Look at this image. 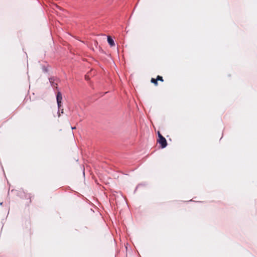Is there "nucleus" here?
<instances>
[{
  "instance_id": "obj_6",
  "label": "nucleus",
  "mask_w": 257,
  "mask_h": 257,
  "mask_svg": "<svg viewBox=\"0 0 257 257\" xmlns=\"http://www.w3.org/2000/svg\"><path fill=\"white\" fill-rule=\"evenodd\" d=\"M156 79L157 80V81L160 80L161 81H163V77L159 75L157 77V78Z\"/></svg>"
},
{
  "instance_id": "obj_5",
  "label": "nucleus",
  "mask_w": 257,
  "mask_h": 257,
  "mask_svg": "<svg viewBox=\"0 0 257 257\" xmlns=\"http://www.w3.org/2000/svg\"><path fill=\"white\" fill-rule=\"evenodd\" d=\"M151 82L155 84L156 85L158 84V81L156 79L152 78Z\"/></svg>"
},
{
  "instance_id": "obj_4",
  "label": "nucleus",
  "mask_w": 257,
  "mask_h": 257,
  "mask_svg": "<svg viewBox=\"0 0 257 257\" xmlns=\"http://www.w3.org/2000/svg\"><path fill=\"white\" fill-rule=\"evenodd\" d=\"M107 42H108V43L111 46H114V45H115L113 40L112 39V38L110 36L107 37Z\"/></svg>"
},
{
  "instance_id": "obj_7",
  "label": "nucleus",
  "mask_w": 257,
  "mask_h": 257,
  "mask_svg": "<svg viewBox=\"0 0 257 257\" xmlns=\"http://www.w3.org/2000/svg\"><path fill=\"white\" fill-rule=\"evenodd\" d=\"M71 128H72V130H74V129L76 128V127L75 126L71 127Z\"/></svg>"
},
{
  "instance_id": "obj_2",
  "label": "nucleus",
  "mask_w": 257,
  "mask_h": 257,
  "mask_svg": "<svg viewBox=\"0 0 257 257\" xmlns=\"http://www.w3.org/2000/svg\"><path fill=\"white\" fill-rule=\"evenodd\" d=\"M57 103L58 105V109L60 108L61 101L62 99V94L60 92H58L56 95Z\"/></svg>"
},
{
  "instance_id": "obj_3",
  "label": "nucleus",
  "mask_w": 257,
  "mask_h": 257,
  "mask_svg": "<svg viewBox=\"0 0 257 257\" xmlns=\"http://www.w3.org/2000/svg\"><path fill=\"white\" fill-rule=\"evenodd\" d=\"M49 82L51 83L52 87H55L57 85V84L55 82V78L54 77H50L49 79Z\"/></svg>"
},
{
  "instance_id": "obj_8",
  "label": "nucleus",
  "mask_w": 257,
  "mask_h": 257,
  "mask_svg": "<svg viewBox=\"0 0 257 257\" xmlns=\"http://www.w3.org/2000/svg\"><path fill=\"white\" fill-rule=\"evenodd\" d=\"M3 202H1L0 205H3Z\"/></svg>"
},
{
  "instance_id": "obj_1",
  "label": "nucleus",
  "mask_w": 257,
  "mask_h": 257,
  "mask_svg": "<svg viewBox=\"0 0 257 257\" xmlns=\"http://www.w3.org/2000/svg\"><path fill=\"white\" fill-rule=\"evenodd\" d=\"M159 140L158 142L161 145L162 148H165L167 146V143L166 139L160 134L159 132H158Z\"/></svg>"
}]
</instances>
